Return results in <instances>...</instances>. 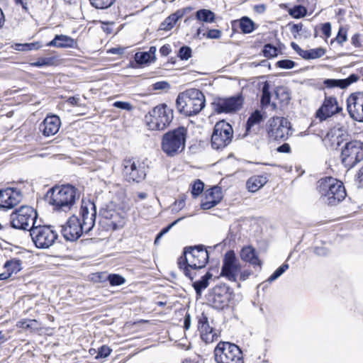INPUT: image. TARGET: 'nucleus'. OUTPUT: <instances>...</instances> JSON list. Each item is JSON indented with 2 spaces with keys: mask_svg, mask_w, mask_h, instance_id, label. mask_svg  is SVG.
I'll list each match as a JSON object with an SVG mask.
<instances>
[{
  "mask_svg": "<svg viewBox=\"0 0 363 363\" xmlns=\"http://www.w3.org/2000/svg\"><path fill=\"white\" fill-rule=\"evenodd\" d=\"M91 4L99 9H105L111 6L116 0H89Z\"/></svg>",
  "mask_w": 363,
  "mask_h": 363,
  "instance_id": "nucleus-42",
  "label": "nucleus"
},
{
  "mask_svg": "<svg viewBox=\"0 0 363 363\" xmlns=\"http://www.w3.org/2000/svg\"><path fill=\"white\" fill-rule=\"evenodd\" d=\"M50 194L49 203L55 211L67 212L75 204L79 195L72 185L55 186L48 192Z\"/></svg>",
  "mask_w": 363,
  "mask_h": 363,
  "instance_id": "nucleus-4",
  "label": "nucleus"
},
{
  "mask_svg": "<svg viewBox=\"0 0 363 363\" xmlns=\"http://www.w3.org/2000/svg\"><path fill=\"white\" fill-rule=\"evenodd\" d=\"M204 184L200 180L196 181L192 185L191 194L194 196H199L203 190Z\"/></svg>",
  "mask_w": 363,
  "mask_h": 363,
  "instance_id": "nucleus-51",
  "label": "nucleus"
},
{
  "mask_svg": "<svg viewBox=\"0 0 363 363\" xmlns=\"http://www.w3.org/2000/svg\"><path fill=\"white\" fill-rule=\"evenodd\" d=\"M4 268L6 269L7 273H11V276L13 274H16L21 270V262L17 259L9 260L4 264Z\"/></svg>",
  "mask_w": 363,
  "mask_h": 363,
  "instance_id": "nucleus-40",
  "label": "nucleus"
},
{
  "mask_svg": "<svg viewBox=\"0 0 363 363\" xmlns=\"http://www.w3.org/2000/svg\"><path fill=\"white\" fill-rule=\"evenodd\" d=\"M269 88V84L265 82L262 88L261 104L262 107H266L270 104L271 92Z\"/></svg>",
  "mask_w": 363,
  "mask_h": 363,
  "instance_id": "nucleus-36",
  "label": "nucleus"
},
{
  "mask_svg": "<svg viewBox=\"0 0 363 363\" xmlns=\"http://www.w3.org/2000/svg\"><path fill=\"white\" fill-rule=\"evenodd\" d=\"M38 214L28 206H22L10 216L11 225L16 229L29 230L35 225Z\"/></svg>",
  "mask_w": 363,
  "mask_h": 363,
  "instance_id": "nucleus-9",
  "label": "nucleus"
},
{
  "mask_svg": "<svg viewBox=\"0 0 363 363\" xmlns=\"http://www.w3.org/2000/svg\"><path fill=\"white\" fill-rule=\"evenodd\" d=\"M289 26H290V31L294 38H296L298 35L301 34L303 27L301 23L292 25L289 24Z\"/></svg>",
  "mask_w": 363,
  "mask_h": 363,
  "instance_id": "nucleus-52",
  "label": "nucleus"
},
{
  "mask_svg": "<svg viewBox=\"0 0 363 363\" xmlns=\"http://www.w3.org/2000/svg\"><path fill=\"white\" fill-rule=\"evenodd\" d=\"M171 51L172 49L169 45H164L160 49V52L162 56H167Z\"/></svg>",
  "mask_w": 363,
  "mask_h": 363,
  "instance_id": "nucleus-62",
  "label": "nucleus"
},
{
  "mask_svg": "<svg viewBox=\"0 0 363 363\" xmlns=\"http://www.w3.org/2000/svg\"><path fill=\"white\" fill-rule=\"evenodd\" d=\"M289 269L288 264H283L267 279V282L272 283L280 277Z\"/></svg>",
  "mask_w": 363,
  "mask_h": 363,
  "instance_id": "nucleus-43",
  "label": "nucleus"
},
{
  "mask_svg": "<svg viewBox=\"0 0 363 363\" xmlns=\"http://www.w3.org/2000/svg\"><path fill=\"white\" fill-rule=\"evenodd\" d=\"M299 55L304 59H316L323 57L325 55V50L318 48L311 50H300Z\"/></svg>",
  "mask_w": 363,
  "mask_h": 363,
  "instance_id": "nucleus-33",
  "label": "nucleus"
},
{
  "mask_svg": "<svg viewBox=\"0 0 363 363\" xmlns=\"http://www.w3.org/2000/svg\"><path fill=\"white\" fill-rule=\"evenodd\" d=\"M346 136L345 130L342 127L335 126L330 129L323 140L325 145L337 148L345 140Z\"/></svg>",
  "mask_w": 363,
  "mask_h": 363,
  "instance_id": "nucleus-25",
  "label": "nucleus"
},
{
  "mask_svg": "<svg viewBox=\"0 0 363 363\" xmlns=\"http://www.w3.org/2000/svg\"><path fill=\"white\" fill-rule=\"evenodd\" d=\"M347 108L352 119L363 122V93L356 92L350 94L347 99Z\"/></svg>",
  "mask_w": 363,
  "mask_h": 363,
  "instance_id": "nucleus-19",
  "label": "nucleus"
},
{
  "mask_svg": "<svg viewBox=\"0 0 363 363\" xmlns=\"http://www.w3.org/2000/svg\"><path fill=\"white\" fill-rule=\"evenodd\" d=\"M212 277V274L207 272L200 280L196 281L193 284V286L198 295H200L202 291L208 287L209 284L208 281Z\"/></svg>",
  "mask_w": 363,
  "mask_h": 363,
  "instance_id": "nucleus-34",
  "label": "nucleus"
},
{
  "mask_svg": "<svg viewBox=\"0 0 363 363\" xmlns=\"http://www.w3.org/2000/svg\"><path fill=\"white\" fill-rule=\"evenodd\" d=\"M30 235L35 247L48 249L52 246L58 235L50 225H35L30 229Z\"/></svg>",
  "mask_w": 363,
  "mask_h": 363,
  "instance_id": "nucleus-11",
  "label": "nucleus"
},
{
  "mask_svg": "<svg viewBox=\"0 0 363 363\" xmlns=\"http://www.w3.org/2000/svg\"><path fill=\"white\" fill-rule=\"evenodd\" d=\"M339 44L342 45L347 40V33L342 28H340L338 33L335 39Z\"/></svg>",
  "mask_w": 363,
  "mask_h": 363,
  "instance_id": "nucleus-57",
  "label": "nucleus"
},
{
  "mask_svg": "<svg viewBox=\"0 0 363 363\" xmlns=\"http://www.w3.org/2000/svg\"><path fill=\"white\" fill-rule=\"evenodd\" d=\"M100 216V225L106 230L123 228L125 223V212L113 203H110L101 209Z\"/></svg>",
  "mask_w": 363,
  "mask_h": 363,
  "instance_id": "nucleus-7",
  "label": "nucleus"
},
{
  "mask_svg": "<svg viewBox=\"0 0 363 363\" xmlns=\"http://www.w3.org/2000/svg\"><path fill=\"white\" fill-rule=\"evenodd\" d=\"M17 326L22 329H28L31 331L37 330L39 328L38 322L34 319H24L17 323Z\"/></svg>",
  "mask_w": 363,
  "mask_h": 363,
  "instance_id": "nucleus-37",
  "label": "nucleus"
},
{
  "mask_svg": "<svg viewBox=\"0 0 363 363\" xmlns=\"http://www.w3.org/2000/svg\"><path fill=\"white\" fill-rule=\"evenodd\" d=\"M173 119V111L166 104L154 107L145 116V121L151 130H162L167 128Z\"/></svg>",
  "mask_w": 363,
  "mask_h": 363,
  "instance_id": "nucleus-6",
  "label": "nucleus"
},
{
  "mask_svg": "<svg viewBox=\"0 0 363 363\" xmlns=\"http://www.w3.org/2000/svg\"><path fill=\"white\" fill-rule=\"evenodd\" d=\"M277 65L281 69H292L295 67L296 63L291 60H282L278 61Z\"/></svg>",
  "mask_w": 363,
  "mask_h": 363,
  "instance_id": "nucleus-53",
  "label": "nucleus"
},
{
  "mask_svg": "<svg viewBox=\"0 0 363 363\" xmlns=\"http://www.w3.org/2000/svg\"><path fill=\"white\" fill-rule=\"evenodd\" d=\"M55 57H40L37 61L30 62V66L35 67L51 66L55 64Z\"/></svg>",
  "mask_w": 363,
  "mask_h": 363,
  "instance_id": "nucleus-39",
  "label": "nucleus"
},
{
  "mask_svg": "<svg viewBox=\"0 0 363 363\" xmlns=\"http://www.w3.org/2000/svg\"><path fill=\"white\" fill-rule=\"evenodd\" d=\"M123 173L128 182H140L146 177V167L144 163L135 159H125L123 162Z\"/></svg>",
  "mask_w": 363,
  "mask_h": 363,
  "instance_id": "nucleus-16",
  "label": "nucleus"
},
{
  "mask_svg": "<svg viewBox=\"0 0 363 363\" xmlns=\"http://www.w3.org/2000/svg\"><path fill=\"white\" fill-rule=\"evenodd\" d=\"M208 259V252L203 245L190 246L184 248L183 255L178 259V265L184 275L192 280L195 273L191 270L203 268Z\"/></svg>",
  "mask_w": 363,
  "mask_h": 363,
  "instance_id": "nucleus-1",
  "label": "nucleus"
},
{
  "mask_svg": "<svg viewBox=\"0 0 363 363\" xmlns=\"http://www.w3.org/2000/svg\"><path fill=\"white\" fill-rule=\"evenodd\" d=\"M232 26L233 29L240 28L243 33H251L255 28L254 22L246 16L233 21Z\"/></svg>",
  "mask_w": 363,
  "mask_h": 363,
  "instance_id": "nucleus-30",
  "label": "nucleus"
},
{
  "mask_svg": "<svg viewBox=\"0 0 363 363\" xmlns=\"http://www.w3.org/2000/svg\"><path fill=\"white\" fill-rule=\"evenodd\" d=\"M107 279L109 281L111 286H120L123 284L125 281L124 277L116 274H111L108 275Z\"/></svg>",
  "mask_w": 363,
  "mask_h": 363,
  "instance_id": "nucleus-44",
  "label": "nucleus"
},
{
  "mask_svg": "<svg viewBox=\"0 0 363 363\" xmlns=\"http://www.w3.org/2000/svg\"><path fill=\"white\" fill-rule=\"evenodd\" d=\"M232 126L224 121L216 123L211 135V145L213 149L219 150L228 145L233 138Z\"/></svg>",
  "mask_w": 363,
  "mask_h": 363,
  "instance_id": "nucleus-12",
  "label": "nucleus"
},
{
  "mask_svg": "<svg viewBox=\"0 0 363 363\" xmlns=\"http://www.w3.org/2000/svg\"><path fill=\"white\" fill-rule=\"evenodd\" d=\"M262 115L260 111H255L249 117L247 121V130L248 131L253 125L259 124L262 121Z\"/></svg>",
  "mask_w": 363,
  "mask_h": 363,
  "instance_id": "nucleus-41",
  "label": "nucleus"
},
{
  "mask_svg": "<svg viewBox=\"0 0 363 363\" xmlns=\"http://www.w3.org/2000/svg\"><path fill=\"white\" fill-rule=\"evenodd\" d=\"M81 224L83 225L85 233H88L92 230L95 225V220L96 217V209L95 204L90 201L82 202L81 209Z\"/></svg>",
  "mask_w": 363,
  "mask_h": 363,
  "instance_id": "nucleus-20",
  "label": "nucleus"
},
{
  "mask_svg": "<svg viewBox=\"0 0 363 363\" xmlns=\"http://www.w3.org/2000/svg\"><path fill=\"white\" fill-rule=\"evenodd\" d=\"M75 45L76 41L65 35H56L51 41L47 43V46L60 48H74Z\"/></svg>",
  "mask_w": 363,
  "mask_h": 363,
  "instance_id": "nucleus-28",
  "label": "nucleus"
},
{
  "mask_svg": "<svg viewBox=\"0 0 363 363\" xmlns=\"http://www.w3.org/2000/svg\"><path fill=\"white\" fill-rule=\"evenodd\" d=\"M252 272L249 269H245V270H240V272L239 273L238 278L240 281H245L251 275Z\"/></svg>",
  "mask_w": 363,
  "mask_h": 363,
  "instance_id": "nucleus-61",
  "label": "nucleus"
},
{
  "mask_svg": "<svg viewBox=\"0 0 363 363\" xmlns=\"http://www.w3.org/2000/svg\"><path fill=\"white\" fill-rule=\"evenodd\" d=\"M242 265L233 250L228 251L223 257L220 276L230 281H237Z\"/></svg>",
  "mask_w": 363,
  "mask_h": 363,
  "instance_id": "nucleus-14",
  "label": "nucleus"
},
{
  "mask_svg": "<svg viewBox=\"0 0 363 363\" xmlns=\"http://www.w3.org/2000/svg\"><path fill=\"white\" fill-rule=\"evenodd\" d=\"M267 182L266 177L262 175L252 176L248 179L246 183L247 189L250 192H256Z\"/></svg>",
  "mask_w": 363,
  "mask_h": 363,
  "instance_id": "nucleus-31",
  "label": "nucleus"
},
{
  "mask_svg": "<svg viewBox=\"0 0 363 363\" xmlns=\"http://www.w3.org/2000/svg\"><path fill=\"white\" fill-rule=\"evenodd\" d=\"M243 104L241 96L229 98H217L212 103L213 109L218 113H230L238 111Z\"/></svg>",
  "mask_w": 363,
  "mask_h": 363,
  "instance_id": "nucleus-17",
  "label": "nucleus"
},
{
  "mask_svg": "<svg viewBox=\"0 0 363 363\" xmlns=\"http://www.w3.org/2000/svg\"><path fill=\"white\" fill-rule=\"evenodd\" d=\"M313 252L315 254L319 256H325L328 253L326 249L323 247H315L313 250Z\"/></svg>",
  "mask_w": 363,
  "mask_h": 363,
  "instance_id": "nucleus-63",
  "label": "nucleus"
},
{
  "mask_svg": "<svg viewBox=\"0 0 363 363\" xmlns=\"http://www.w3.org/2000/svg\"><path fill=\"white\" fill-rule=\"evenodd\" d=\"M233 290L226 284L214 286L208 294V300L213 308L220 310L228 306Z\"/></svg>",
  "mask_w": 363,
  "mask_h": 363,
  "instance_id": "nucleus-15",
  "label": "nucleus"
},
{
  "mask_svg": "<svg viewBox=\"0 0 363 363\" xmlns=\"http://www.w3.org/2000/svg\"><path fill=\"white\" fill-rule=\"evenodd\" d=\"M135 60L138 64H146L150 62L152 60L146 52H137L135 55Z\"/></svg>",
  "mask_w": 363,
  "mask_h": 363,
  "instance_id": "nucleus-45",
  "label": "nucleus"
},
{
  "mask_svg": "<svg viewBox=\"0 0 363 363\" xmlns=\"http://www.w3.org/2000/svg\"><path fill=\"white\" fill-rule=\"evenodd\" d=\"M195 16L198 21L208 23H213L216 18V15L213 11L205 9L198 10Z\"/></svg>",
  "mask_w": 363,
  "mask_h": 363,
  "instance_id": "nucleus-32",
  "label": "nucleus"
},
{
  "mask_svg": "<svg viewBox=\"0 0 363 363\" xmlns=\"http://www.w3.org/2000/svg\"><path fill=\"white\" fill-rule=\"evenodd\" d=\"M61 125L60 118L56 115L47 116L39 125V130L45 137L55 135Z\"/></svg>",
  "mask_w": 363,
  "mask_h": 363,
  "instance_id": "nucleus-24",
  "label": "nucleus"
},
{
  "mask_svg": "<svg viewBox=\"0 0 363 363\" xmlns=\"http://www.w3.org/2000/svg\"><path fill=\"white\" fill-rule=\"evenodd\" d=\"M321 30H322V33L323 34H324V35L326 37V38H329L330 36V34H331V25L330 23H325L324 24L322 25V28H321Z\"/></svg>",
  "mask_w": 363,
  "mask_h": 363,
  "instance_id": "nucleus-59",
  "label": "nucleus"
},
{
  "mask_svg": "<svg viewBox=\"0 0 363 363\" xmlns=\"http://www.w3.org/2000/svg\"><path fill=\"white\" fill-rule=\"evenodd\" d=\"M111 352V350L109 348V347L106 345H103L100 348H99L96 358H106L110 354Z\"/></svg>",
  "mask_w": 363,
  "mask_h": 363,
  "instance_id": "nucleus-55",
  "label": "nucleus"
},
{
  "mask_svg": "<svg viewBox=\"0 0 363 363\" xmlns=\"http://www.w3.org/2000/svg\"><path fill=\"white\" fill-rule=\"evenodd\" d=\"M198 329L201 338L206 343L218 340L220 333L210 325L208 318L203 313L198 316Z\"/></svg>",
  "mask_w": 363,
  "mask_h": 363,
  "instance_id": "nucleus-21",
  "label": "nucleus"
},
{
  "mask_svg": "<svg viewBox=\"0 0 363 363\" xmlns=\"http://www.w3.org/2000/svg\"><path fill=\"white\" fill-rule=\"evenodd\" d=\"M191 56V49L188 46H182L179 48L178 57L182 60H187Z\"/></svg>",
  "mask_w": 363,
  "mask_h": 363,
  "instance_id": "nucleus-49",
  "label": "nucleus"
},
{
  "mask_svg": "<svg viewBox=\"0 0 363 363\" xmlns=\"http://www.w3.org/2000/svg\"><path fill=\"white\" fill-rule=\"evenodd\" d=\"M342 111L337 100L333 96H325L322 106L317 110L315 116L323 121Z\"/></svg>",
  "mask_w": 363,
  "mask_h": 363,
  "instance_id": "nucleus-22",
  "label": "nucleus"
},
{
  "mask_svg": "<svg viewBox=\"0 0 363 363\" xmlns=\"http://www.w3.org/2000/svg\"><path fill=\"white\" fill-rule=\"evenodd\" d=\"M291 150V147L289 144L284 143L277 148V151L279 152L288 153Z\"/></svg>",
  "mask_w": 363,
  "mask_h": 363,
  "instance_id": "nucleus-64",
  "label": "nucleus"
},
{
  "mask_svg": "<svg viewBox=\"0 0 363 363\" xmlns=\"http://www.w3.org/2000/svg\"><path fill=\"white\" fill-rule=\"evenodd\" d=\"M42 46L41 43L37 41L30 43H16L14 48L18 51H30L39 50Z\"/></svg>",
  "mask_w": 363,
  "mask_h": 363,
  "instance_id": "nucleus-35",
  "label": "nucleus"
},
{
  "mask_svg": "<svg viewBox=\"0 0 363 363\" xmlns=\"http://www.w3.org/2000/svg\"><path fill=\"white\" fill-rule=\"evenodd\" d=\"M62 234L66 240L75 241L85 233L81 220L76 216H71L66 223L62 225Z\"/></svg>",
  "mask_w": 363,
  "mask_h": 363,
  "instance_id": "nucleus-18",
  "label": "nucleus"
},
{
  "mask_svg": "<svg viewBox=\"0 0 363 363\" xmlns=\"http://www.w3.org/2000/svg\"><path fill=\"white\" fill-rule=\"evenodd\" d=\"M343 82L342 79H328L324 80L323 84L329 89L334 87H340L341 89H344Z\"/></svg>",
  "mask_w": 363,
  "mask_h": 363,
  "instance_id": "nucleus-46",
  "label": "nucleus"
},
{
  "mask_svg": "<svg viewBox=\"0 0 363 363\" xmlns=\"http://www.w3.org/2000/svg\"><path fill=\"white\" fill-rule=\"evenodd\" d=\"M318 190L322 201L329 206L337 205L347 195L343 183L330 177L318 181Z\"/></svg>",
  "mask_w": 363,
  "mask_h": 363,
  "instance_id": "nucleus-3",
  "label": "nucleus"
},
{
  "mask_svg": "<svg viewBox=\"0 0 363 363\" xmlns=\"http://www.w3.org/2000/svg\"><path fill=\"white\" fill-rule=\"evenodd\" d=\"M205 96L196 89H187L180 93L176 101L178 111L187 116L198 114L205 106Z\"/></svg>",
  "mask_w": 363,
  "mask_h": 363,
  "instance_id": "nucleus-2",
  "label": "nucleus"
},
{
  "mask_svg": "<svg viewBox=\"0 0 363 363\" xmlns=\"http://www.w3.org/2000/svg\"><path fill=\"white\" fill-rule=\"evenodd\" d=\"M221 189L214 186L206 192L205 199L202 201L201 207L203 210L211 209L216 206L222 199Z\"/></svg>",
  "mask_w": 363,
  "mask_h": 363,
  "instance_id": "nucleus-26",
  "label": "nucleus"
},
{
  "mask_svg": "<svg viewBox=\"0 0 363 363\" xmlns=\"http://www.w3.org/2000/svg\"><path fill=\"white\" fill-rule=\"evenodd\" d=\"M185 206V199L184 198L174 201L172 206V211L179 212Z\"/></svg>",
  "mask_w": 363,
  "mask_h": 363,
  "instance_id": "nucleus-56",
  "label": "nucleus"
},
{
  "mask_svg": "<svg viewBox=\"0 0 363 363\" xmlns=\"http://www.w3.org/2000/svg\"><path fill=\"white\" fill-rule=\"evenodd\" d=\"M23 199L20 190L13 188H7L0 190V208H12L19 203Z\"/></svg>",
  "mask_w": 363,
  "mask_h": 363,
  "instance_id": "nucleus-23",
  "label": "nucleus"
},
{
  "mask_svg": "<svg viewBox=\"0 0 363 363\" xmlns=\"http://www.w3.org/2000/svg\"><path fill=\"white\" fill-rule=\"evenodd\" d=\"M268 134L275 140H286L291 135V123L284 117H273L269 121Z\"/></svg>",
  "mask_w": 363,
  "mask_h": 363,
  "instance_id": "nucleus-13",
  "label": "nucleus"
},
{
  "mask_svg": "<svg viewBox=\"0 0 363 363\" xmlns=\"http://www.w3.org/2000/svg\"><path fill=\"white\" fill-rule=\"evenodd\" d=\"M358 79V77L356 74H351L349 77L347 79H342V81L344 82V89L350 86L353 82H357Z\"/></svg>",
  "mask_w": 363,
  "mask_h": 363,
  "instance_id": "nucleus-58",
  "label": "nucleus"
},
{
  "mask_svg": "<svg viewBox=\"0 0 363 363\" xmlns=\"http://www.w3.org/2000/svg\"><path fill=\"white\" fill-rule=\"evenodd\" d=\"M340 160L345 168L354 167L363 160V143L359 140L346 143L341 150Z\"/></svg>",
  "mask_w": 363,
  "mask_h": 363,
  "instance_id": "nucleus-10",
  "label": "nucleus"
},
{
  "mask_svg": "<svg viewBox=\"0 0 363 363\" xmlns=\"http://www.w3.org/2000/svg\"><path fill=\"white\" fill-rule=\"evenodd\" d=\"M185 218V216H183V217H181L178 219H177L176 220H174V222H172L171 224H169L168 226H167L166 228H163L160 233L157 235L155 240V243L157 244L159 241V240L163 237V235L164 234H166L167 232H169V230L174 226L177 223H179L180 220H183L184 218Z\"/></svg>",
  "mask_w": 363,
  "mask_h": 363,
  "instance_id": "nucleus-48",
  "label": "nucleus"
},
{
  "mask_svg": "<svg viewBox=\"0 0 363 363\" xmlns=\"http://www.w3.org/2000/svg\"><path fill=\"white\" fill-rule=\"evenodd\" d=\"M240 257L244 262H249L253 266L261 267L262 262L258 258L255 249L251 245L243 247L240 252Z\"/></svg>",
  "mask_w": 363,
  "mask_h": 363,
  "instance_id": "nucleus-27",
  "label": "nucleus"
},
{
  "mask_svg": "<svg viewBox=\"0 0 363 363\" xmlns=\"http://www.w3.org/2000/svg\"><path fill=\"white\" fill-rule=\"evenodd\" d=\"M113 106L115 107V108H120V109H123V110H126V111H132L133 108V105L129 103V102H126V101H115L113 104Z\"/></svg>",
  "mask_w": 363,
  "mask_h": 363,
  "instance_id": "nucleus-54",
  "label": "nucleus"
},
{
  "mask_svg": "<svg viewBox=\"0 0 363 363\" xmlns=\"http://www.w3.org/2000/svg\"><path fill=\"white\" fill-rule=\"evenodd\" d=\"M187 130L179 127L166 133L162 139V150L168 156L173 157L182 152L185 147Z\"/></svg>",
  "mask_w": 363,
  "mask_h": 363,
  "instance_id": "nucleus-5",
  "label": "nucleus"
},
{
  "mask_svg": "<svg viewBox=\"0 0 363 363\" xmlns=\"http://www.w3.org/2000/svg\"><path fill=\"white\" fill-rule=\"evenodd\" d=\"M153 87L155 90H163L168 89L169 87V84L167 82L162 81L154 84Z\"/></svg>",
  "mask_w": 363,
  "mask_h": 363,
  "instance_id": "nucleus-60",
  "label": "nucleus"
},
{
  "mask_svg": "<svg viewBox=\"0 0 363 363\" xmlns=\"http://www.w3.org/2000/svg\"><path fill=\"white\" fill-rule=\"evenodd\" d=\"M222 32L218 29H210L202 35L208 39H219L221 37Z\"/></svg>",
  "mask_w": 363,
  "mask_h": 363,
  "instance_id": "nucleus-50",
  "label": "nucleus"
},
{
  "mask_svg": "<svg viewBox=\"0 0 363 363\" xmlns=\"http://www.w3.org/2000/svg\"><path fill=\"white\" fill-rule=\"evenodd\" d=\"M277 49L271 44H267L263 49V54L266 57H274L277 55Z\"/></svg>",
  "mask_w": 363,
  "mask_h": 363,
  "instance_id": "nucleus-47",
  "label": "nucleus"
},
{
  "mask_svg": "<svg viewBox=\"0 0 363 363\" xmlns=\"http://www.w3.org/2000/svg\"><path fill=\"white\" fill-rule=\"evenodd\" d=\"M288 12L293 18H301L306 15L307 9L302 5H296L289 9Z\"/></svg>",
  "mask_w": 363,
  "mask_h": 363,
  "instance_id": "nucleus-38",
  "label": "nucleus"
},
{
  "mask_svg": "<svg viewBox=\"0 0 363 363\" xmlns=\"http://www.w3.org/2000/svg\"><path fill=\"white\" fill-rule=\"evenodd\" d=\"M213 353L216 363H244L242 350L229 342H220Z\"/></svg>",
  "mask_w": 363,
  "mask_h": 363,
  "instance_id": "nucleus-8",
  "label": "nucleus"
},
{
  "mask_svg": "<svg viewBox=\"0 0 363 363\" xmlns=\"http://www.w3.org/2000/svg\"><path fill=\"white\" fill-rule=\"evenodd\" d=\"M184 14L185 11L184 9L177 10L176 12L165 18V20L160 24V29L162 30H171L176 23L184 16Z\"/></svg>",
  "mask_w": 363,
  "mask_h": 363,
  "instance_id": "nucleus-29",
  "label": "nucleus"
}]
</instances>
